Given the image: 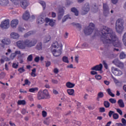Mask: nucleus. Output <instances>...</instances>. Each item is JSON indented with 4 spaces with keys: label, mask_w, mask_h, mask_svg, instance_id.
Listing matches in <instances>:
<instances>
[{
    "label": "nucleus",
    "mask_w": 126,
    "mask_h": 126,
    "mask_svg": "<svg viewBox=\"0 0 126 126\" xmlns=\"http://www.w3.org/2000/svg\"><path fill=\"white\" fill-rule=\"evenodd\" d=\"M125 21L123 18H119L115 23V30L119 34H122L125 30Z\"/></svg>",
    "instance_id": "nucleus-3"
},
{
    "label": "nucleus",
    "mask_w": 126,
    "mask_h": 126,
    "mask_svg": "<svg viewBox=\"0 0 126 126\" xmlns=\"http://www.w3.org/2000/svg\"><path fill=\"white\" fill-rule=\"evenodd\" d=\"M51 15H52V17H53V18L57 16V14H56V13L54 12H52Z\"/></svg>",
    "instance_id": "nucleus-62"
},
{
    "label": "nucleus",
    "mask_w": 126,
    "mask_h": 126,
    "mask_svg": "<svg viewBox=\"0 0 126 126\" xmlns=\"http://www.w3.org/2000/svg\"><path fill=\"white\" fill-rule=\"evenodd\" d=\"M66 86L67 87V88H73V87L75 86V84L70 82H67L66 83Z\"/></svg>",
    "instance_id": "nucleus-24"
},
{
    "label": "nucleus",
    "mask_w": 126,
    "mask_h": 126,
    "mask_svg": "<svg viewBox=\"0 0 126 126\" xmlns=\"http://www.w3.org/2000/svg\"><path fill=\"white\" fill-rule=\"evenodd\" d=\"M0 4L1 5H7L8 0H0Z\"/></svg>",
    "instance_id": "nucleus-26"
},
{
    "label": "nucleus",
    "mask_w": 126,
    "mask_h": 126,
    "mask_svg": "<svg viewBox=\"0 0 126 126\" xmlns=\"http://www.w3.org/2000/svg\"><path fill=\"white\" fill-rule=\"evenodd\" d=\"M109 102L112 104H116V103H117V100L114 98H110Z\"/></svg>",
    "instance_id": "nucleus-42"
},
{
    "label": "nucleus",
    "mask_w": 126,
    "mask_h": 126,
    "mask_svg": "<svg viewBox=\"0 0 126 126\" xmlns=\"http://www.w3.org/2000/svg\"><path fill=\"white\" fill-rule=\"evenodd\" d=\"M2 59H3L4 60L5 62H8L9 61H10V58H8L7 57H6V56H3L2 57Z\"/></svg>",
    "instance_id": "nucleus-47"
},
{
    "label": "nucleus",
    "mask_w": 126,
    "mask_h": 126,
    "mask_svg": "<svg viewBox=\"0 0 126 126\" xmlns=\"http://www.w3.org/2000/svg\"><path fill=\"white\" fill-rule=\"evenodd\" d=\"M18 31H19V32H24L26 30H25V29H24V28H22L21 27H19L18 28Z\"/></svg>",
    "instance_id": "nucleus-51"
},
{
    "label": "nucleus",
    "mask_w": 126,
    "mask_h": 126,
    "mask_svg": "<svg viewBox=\"0 0 126 126\" xmlns=\"http://www.w3.org/2000/svg\"><path fill=\"white\" fill-rule=\"evenodd\" d=\"M103 63L105 68H106V69H108V64L106 63V61H103Z\"/></svg>",
    "instance_id": "nucleus-54"
},
{
    "label": "nucleus",
    "mask_w": 126,
    "mask_h": 126,
    "mask_svg": "<svg viewBox=\"0 0 126 126\" xmlns=\"http://www.w3.org/2000/svg\"><path fill=\"white\" fill-rule=\"evenodd\" d=\"M99 112H100V113H104V112H105V108L100 107L99 108Z\"/></svg>",
    "instance_id": "nucleus-56"
},
{
    "label": "nucleus",
    "mask_w": 126,
    "mask_h": 126,
    "mask_svg": "<svg viewBox=\"0 0 126 126\" xmlns=\"http://www.w3.org/2000/svg\"><path fill=\"white\" fill-rule=\"evenodd\" d=\"M71 11L74 13L76 16H78V10L75 7H73L71 9Z\"/></svg>",
    "instance_id": "nucleus-25"
},
{
    "label": "nucleus",
    "mask_w": 126,
    "mask_h": 126,
    "mask_svg": "<svg viewBox=\"0 0 126 126\" xmlns=\"http://www.w3.org/2000/svg\"><path fill=\"white\" fill-rule=\"evenodd\" d=\"M25 83L27 85H30V82H29V80L26 79L25 80Z\"/></svg>",
    "instance_id": "nucleus-59"
},
{
    "label": "nucleus",
    "mask_w": 126,
    "mask_h": 126,
    "mask_svg": "<svg viewBox=\"0 0 126 126\" xmlns=\"http://www.w3.org/2000/svg\"><path fill=\"white\" fill-rule=\"evenodd\" d=\"M30 17V14L28 11H26L23 15V18L24 20H28Z\"/></svg>",
    "instance_id": "nucleus-18"
},
{
    "label": "nucleus",
    "mask_w": 126,
    "mask_h": 126,
    "mask_svg": "<svg viewBox=\"0 0 126 126\" xmlns=\"http://www.w3.org/2000/svg\"><path fill=\"white\" fill-rule=\"evenodd\" d=\"M39 61H40V57H36L35 58L34 62H35V63H38L39 62Z\"/></svg>",
    "instance_id": "nucleus-58"
},
{
    "label": "nucleus",
    "mask_w": 126,
    "mask_h": 126,
    "mask_svg": "<svg viewBox=\"0 0 126 126\" xmlns=\"http://www.w3.org/2000/svg\"><path fill=\"white\" fill-rule=\"evenodd\" d=\"M49 98H50V94L47 90H43L41 94H39L38 95V99L39 100H41V99H49Z\"/></svg>",
    "instance_id": "nucleus-6"
},
{
    "label": "nucleus",
    "mask_w": 126,
    "mask_h": 126,
    "mask_svg": "<svg viewBox=\"0 0 126 126\" xmlns=\"http://www.w3.org/2000/svg\"><path fill=\"white\" fill-rule=\"evenodd\" d=\"M20 93H27V91H26L23 89H20Z\"/></svg>",
    "instance_id": "nucleus-63"
},
{
    "label": "nucleus",
    "mask_w": 126,
    "mask_h": 126,
    "mask_svg": "<svg viewBox=\"0 0 126 126\" xmlns=\"http://www.w3.org/2000/svg\"><path fill=\"white\" fill-rule=\"evenodd\" d=\"M113 63L118 66V67H120V68H123L124 66V64L123 63L120 61L118 59H115L113 61Z\"/></svg>",
    "instance_id": "nucleus-9"
},
{
    "label": "nucleus",
    "mask_w": 126,
    "mask_h": 126,
    "mask_svg": "<svg viewBox=\"0 0 126 126\" xmlns=\"http://www.w3.org/2000/svg\"><path fill=\"white\" fill-rule=\"evenodd\" d=\"M116 111L118 114H120L121 116L123 115V111H122V110L118 108L116 109Z\"/></svg>",
    "instance_id": "nucleus-52"
},
{
    "label": "nucleus",
    "mask_w": 126,
    "mask_h": 126,
    "mask_svg": "<svg viewBox=\"0 0 126 126\" xmlns=\"http://www.w3.org/2000/svg\"><path fill=\"white\" fill-rule=\"evenodd\" d=\"M64 14V9L63 7H60L58 10V20H61Z\"/></svg>",
    "instance_id": "nucleus-12"
},
{
    "label": "nucleus",
    "mask_w": 126,
    "mask_h": 126,
    "mask_svg": "<svg viewBox=\"0 0 126 126\" xmlns=\"http://www.w3.org/2000/svg\"><path fill=\"white\" fill-rule=\"evenodd\" d=\"M12 67H13V68H17V67H18V63H13L12 64Z\"/></svg>",
    "instance_id": "nucleus-45"
},
{
    "label": "nucleus",
    "mask_w": 126,
    "mask_h": 126,
    "mask_svg": "<svg viewBox=\"0 0 126 126\" xmlns=\"http://www.w3.org/2000/svg\"><path fill=\"white\" fill-rule=\"evenodd\" d=\"M16 57V54H15V53H13L11 54L10 57V60H13L14 58Z\"/></svg>",
    "instance_id": "nucleus-44"
},
{
    "label": "nucleus",
    "mask_w": 126,
    "mask_h": 126,
    "mask_svg": "<svg viewBox=\"0 0 126 126\" xmlns=\"http://www.w3.org/2000/svg\"><path fill=\"white\" fill-rule=\"evenodd\" d=\"M103 83H104V84H105V85H110V81H108L107 80H104L103 81Z\"/></svg>",
    "instance_id": "nucleus-57"
},
{
    "label": "nucleus",
    "mask_w": 126,
    "mask_h": 126,
    "mask_svg": "<svg viewBox=\"0 0 126 126\" xmlns=\"http://www.w3.org/2000/svg\"><path fill=\"white\" fill-rule=\"evenodd\" d=\"M112 79H113L115 84L117 86L121 85L122 84V83L120 82L118 79H116L114 76L112 77Z\"/></svg>",
    "instance_id": "nucleus-27"
},
{
    "label": "nucleus",
    "mask_w": 126,
    "mask_h": 126,
    "mask_svg": "<svg viewBox=\"0 0 126 126\" xmlns=\"http://www.w3.org/2000/svg\"><path fill=\"white\" fill-rule=\"evenodd\" d=\"M45 20V22L48 23L49 25L51 27H53L56 25V20L50 19L49 18H46Z\"/></svg>",
    "instance_id": "nucleus-14"
},
{
    "label": "nucleus",
    "mask_w": 126,
    "mask_h": 126,
    "mask_svg": "<svg viewBox=\"0 0 126 126\" xmlns=\"http://www.w3.org/2000/svg\"><path fill=\"white\" fill-rule=\"evenodd\" d=\"M95 79H97L98 80H101V79H102V76H101V75H96L95 76Z\"/></svg>",
    "instance_id": "nucleus-50"
},
{
    "label": "nucleus",
    "mask_w": 126,
    "mask_h": 126,
    "mask_svg": "<svg viewBox=\"0 0 126 126\" xmlns=\"http://www.w3.org/2000/svg\"><path fill=\"white\" fill-rule=\"evenodd\" d=\"M51 40V36L48 35L44 38L43 40L44 43H48Z\"/></svg>",
    "instance_id": "nucleus-32"
},
{
    "label": "nucleus",
    "mask_w": 126,
    "mask_h": 126,
    "mask_svg": "<svg viewBox=\"0 0 126 126\" xmlns=\"http://www.w3.org/2000/svg\"><path fill=\"white\" fill-rule=\"evenodd\" d=\"M67 92L69 95H72L74 94V89H68Z\"/></svg>",
    "instance_id": "nucleus-31"
},
{
    "label": "nucleus",
    "mask_w": 126,
    "mask_h": 126,
    "mask_svg": "<svg viewBox=\"0 0 126 126\" xmlns=\"http://www.w3.org/2000/svg\"><path fill=\"white\" fill-rule=\"evenodd\" d=\"M104 97V93L103 92H99L97 94V97L96 98L97 101H100V99H102Z\"/></svg>",
    "instance_id": "nucleus-22"
},
{
    "label": "nucleus",
    "mask_w": 126,
    "mask_h": 126,
    "mask_svg": "<svg viewBox=\"0 0 126 126\" xmlns=\"http://www.w3.org/2000/svg\"><path fill=\"white\" fill-rule=\"evenodd\" d=\"M18 23H19L18 20L14 19L11 21L10 25L12 28H16Z\"/></svg>",
    "instance_id": "nucleus-16"
},
{
    "label": "nucleus",
    "mask_w": 126,
    "mask_h": 126,
    "mask_svg": "<svg viewBox=\"0 0 126 126\" xmlns=\"http://www.w3.org/2000/svg\"><path fill=\"white\" fill-rule=\"evenodd\" d=\"M39 3L42 5L43 9H45V8L46 7V3L43 1H40Z\"/></svg>",
    "instance_id": "nucleus-41"
},
{
    "label": "nucleus",
    "mask_w": 126,
    "mask_h": 126,
    "mask_svg": "<svg viewBox=\"0 0 126 126\" xmlns=\"http://www.w3.org/2000/svg\"><path fill=\"white\" fill-rule=\"evenodd\" d=\"M103 14L105 16H108L110 13V9L107 3H103Z\"/></svg>",
    "instance_id": "nucleus-10"
},
{
    "label": "nucleus",
    "mask_w": 126,
    "mask_h": 126,
    "mask_svg": "<svg viewBox=\"0 0 126 126\" xmlns=\"http://www.w3.org/2000/svg\"><path fill=\"white\" fill-rule=\"evenodd\" d=\"M88 47V44L87 43H84L82 46V48H87Z\"/></svg>",
    "instance_id": "nucleus-60"
},
{
    "label": "nucleus",
    "mask_w": 126,
    "mask_h": 126,
    "mask_svg": "<svg viewBox=\"0 0 126 126\" xmlns=\"http://www.w3.org/2000/svg\"><path fill=\"white\" fill-rule=\"evenodd\" d=\"M103 67V65L102 64H99L93 67L91 69L92 70H95L96 71H99V73H102L103 71H102V68Z\"/></svg>",
    "instance_id": "nucleus-11"
},
{
    "label": "nucleus",
    "mask_w": 126,
    "mask_h": 126,
    "mask_svg": "<svg viewBox=\"0 0 126 126\" xmlns=\"http://www.w3.org/2000/svg\"><path fill=\"white\" fill-rule=\"evenodd\" d=\"M38 90V88H33L29 89V92H31V93H35V92H37Z\"/></svg>",
    "instance_id": "nucleus-30"
},
{
    "label": "nucleus",
    "mask_w": 126,
    "mask_h": 126,
    "mask_svg": "<svg viewBox=\"0 0 126 126\" xmlns=\"http://www.w3.org/2000/svg\"><path fill=\"white\" fill-rule=\"evenodd\" d=\"M33 59V56H32V55H30L28 56L27 60L29 62H32V60Z\"/></svg>",
    "instance_id": "nucleus-48"
},
{
    "label": "nucleus",
    "mask_w": 126,
    "mask_h": 126,
    "mask_svg": "<svg viewBox=\"0 0 126 126\" xmlns=\"http://www.w3.org/2000/svg\"><path fill=\"white\" fill-rule=\"evenodd\" d=\"M98 8L96 6V5H94V8L93 9V11H94V12H96Z\"/></svg>",
    "instance_id": "nucleus-55"
},
{
    "label": "nucleus",
    "mask_w": 126,
    "mask_h": 126,
    "mask_svg": "<svg viewBox=\"0 0 126 126\" xmlns=\"http://www.w3.org/2000/svg\"><path fill=\"white\" fill-rule=\"evenodd\" d=\"M10 63H11V62H9L8 63H5V70H7V71L9 70V68H8V65Z\"/></svg>",
    "instance_id": "nucleus-40"
},
{
    "label": "nucleus",
    "mask_w": 126,
    "mask_h": 126,
    "mask_svg": "<svg viewBox=\"0 0 126 126\" xmlns=\"http://www.w3.org/2000/svg\"><path fill=\"white\" fill-rule=\"evenodd\" d=\"M45 63H46L45 66H46V67H49V66L51 65V62L47 61V62H45Z\"/></svg>",
    "instance_id": "nucleus-53"
},
{
    "label": "nucleus",
    "mask_w": 126,
    "mask_h": 126,
    "mask_svg": "<svg viewBox=\"0 0 126 126\" xmlns=\"http://www.w3.org/2000/svg\"><path fill=\"white\" fill-rule=\"evenodd\" d=\"M101 40L106 46H114L116 48H121L122 43L119 39V37L116 35V33L113 32L112 29L103 26L101 31Z\"/></svg>",
    "instance_id": "nucleus-1"
},
{
    "label": "nucleus",
    "mask_w": 126,
    "mask_h": 126,
    "mask_svg": "<svg viewBox=\"0 0 126 126\" xmlns=\"http://www.w3.org/2000/svg\"><path fill=\"white\" fill-rule=\"evenodd\" d=\"M106 91L107 93L109 94V95L111 96V97H115V94H113V93H112L110 89H108Z\"/></svg>",
    "instance_id": "nucleus-38"
},
{
    "label": "nucleus",
    "mask_w": 126,
    "mask_h": 126,
    "mask_svg": "<svg viewBox=\"0 0 126 126\" xmlns=\"http://www.w3.org/2000/svg\"><path fill=\"white\" fill-rule=\"evenodd\" d=\"M10 36L11 39H14V40H16L17 39H18L20 37V35H19V34L15 32H11Z\"/></svg>",
    "instance_id": "nucleus-17"
},
{
    "label": "nucleus",
    "mask_w": 126,
    "mask_h": 126,
    "mask_svg": "<svg viewBox=\"0 0 126 126\" xmlns=\"http://www.w3.org/2000/svg\"><path fill=\"white\" fill-rule=\"evenodd\" d=\"M33 34H34V32L31 31L25 34L24 37L25 38H27L29 37V36H31V35H33Z\"/></svg>",
    "instance_id": "nucleus-28"
},
{
    "label": "nucleus",
    "mask_w": 126,
    "mask_h": 126,
    "mask_svg": "<svg viewBox=\"0 0 126 126\" xmlns=\"http://www.w3.org/2000/svg\"><path fill=\"white\" fill-rule=\"evenodd\" d=\"M94 28H95V25L93 23H90L89 27L84 31L85 34L86 35L92 34V32L94 31Z\"/></svg>",
    "instance_id": "nucleus-5"
},
{
    "label": "nucleus",
    "mask_w": 126,
    "mask_h": 126,
    "mask_svg": "<svg viewBox=\"0 0 126 126\" xmlns=\"http://www.w3.org/2000/svg\"><path fill=\"white\" fill-rule=\"evenodd\" d=\"M111 71L115 76H121V75H122L123 74V72H122L121 70L115 67H111Z\"/></svg>",
    "instance_id": "nucleus-7"
},
{
    "label": "nucleus",
    "mask_w": 126,
    "mask_h": 126,
    "mask_svg": "<svg viewBox=\"0 0 126 126\" xmlns=\"http://www.w3.org/2000/svg\"><path fill=\"white\" fill-rule=\"evenodd\" d=\"M121 122L122 123H116V126H126V120L124 118L121 119Z\"/></svg>",
    "instance_id": "nucleus-20"
},
{
    "label": "nucleus",
    "mask_w": 126,
    "mask_h": 126,
    "mask_svg": "<svg viewBox=\"0 0 126 126\" xmlns=\"http://www.w3.org/2000/svg\"><path fill=\"white\" fill-rule=\"evenodd\" d=\"M2 44L4 45H9L10 44V39L9 38H5L2 40Z\"/></svg>",
    "instance_id": "nucleus-21"
},
{
    "label": "nucleus",
    "mask_w": 126,
    "mask_h": 126,
    "mask_svg": "<svg viewBox=\"0 0 126 126\" xmlns=\"http://www.w3.org/2000/svg\"><path fill=\"white\" fill-rule=\"evenodd\" d=\"M91 74H92V75H95V74H97V72L95 71H92L91 72Z\"/></svg>",
    "instance_id": "nucleus-64"
},
{
    "label": "nucleus",
    "mask_w": 126,
    "mask_h": 126,
    "mask_svg": "<svg viewBox=\"0 0 126 126\" xmlns=\"http://www.w3.org/2000/svg\"><path fill=\"white\" fill-rule=\"evenodd\" d=\"M36 48L38 50V51H41L42 50V43H38L36 47Z\"/></svg>",
    "instance_id": "nucleus-33"
},
{
    "label": "nucleus",
    "mask_w": 126,
    "mask_h": 126,
    "mask_svg": "<svg viewBox=\"0 0 126 126\" xmlns=\"http://www.w3.org/2000/svg\"><path fill=\"white\" fill-rule=\"evenodd\" d=\"M47 112H46L45 111H42V115L43 118H46V117H47Z\"/></svg>",
    "instance_id": "nucleus-49"
},
{
    "label": "nucleus",
    "mask_w": 126,
    "mask_h": 126,
    "mask_svg": "<svg viewBox=\"0 0 126 126\" xmlns=\"http://www.w3.org/2000/svg\"><path fill=\"white\" fill-rule=\"evenodd\" d=\"M45 21V19L43 18V16H39L37 20V23L38 24H43Z\"/></svg>",
    "instance_id": "nucleus-19"
},
{
    "label": "nucleus",
    "mask_w": 126,
    "mask_h": 126,
    "mask_svg": "<svg viewBox=\"0 0 126 126\" xmlns=\"http://www.w3.org/2000/svg\"><path fill=\"white\" fill-rule=\"evenodd\" d=\"M67 19H70V17H69V15H66V16H64L62 20V22H65Z\"/></svg>",
    "instance_id": "nucleus-36"
},
{
    "label": "nucleus",
    "mask_w": 126,
    "mask_h": 126,
    "mask_svg": "<svg viewBox=\"0 0 126 126\" xmlns=\"http://www.w3.org/2000/svg\"><path fill=\"white\" fill-rule=\"evenodd\" d=\"M104 105L105 108H109L110 107V102L107 101H105L104 102Z\"/></svg>",
    "instance_id": "nucleus-39"
},
{
    "label": "nucleus",
    "mask_w": 126,
    "mask_h": 126,
    "mask_svg": "<svg viewBox=\"0 0 126 126\" xmlns=\"http://www.w3.org/2000/svg\"><path fill=\"white\" fill-rule=\"evenodd\" d=\"M18 71L20 73H22L25 71V69H24V67H22L18 69Z\"/></svg>",
    "instance_id": "nucleus-43"
},
{
    "label": "nucleus",
    "mask_w": 126,
    "mask_h": 126,
    "mask_svg": "<svg viewBox=\"0 0 126 126\" xmlns=\"http://www.w3.org/2000/svg\"><path fill=\"white\" fill-rule=\"evenodd\" d=\"M126 53H125V52H122L120 54V59H121V60H124V59H126Z\"/></svg>",
    "instance_id": "nucleus-29"
},
{
    "label": "nucleus",
    "mask_w": 126,
    "mask_h": 126,
    "mask_svg": "<svg viewBox=\"0 0 126 126\" xmlns=\"http://www.w3.org/2000/svg\"><path fill=\"white\" fill-rule=\"evenodd\" d=\"M17 103H18V105H26V101L25 100H18Z\"/></svg>",
    "instance_id": "nucleus-35"
},
{
    "label": "nucleus",
    "mask_w": 126,
    "mask_h": 126,
    "mask_svg": "<svg viewBox=\"0 0 126 126\" xmlns=\"http://www.w3.org/2000/svg\"><path fill=\"white\" fill-rule=\"evenodd\" d=\"M63 61L66 63H68L69 61H68V58L66 56H63L62 58Z\"/></svg>",
    "instance_id": "nucleus-34"
},
{
    "label": "nucleus",
    "mask_w": 126,
    "mask_h": 126,
    "mask_svg": "<svg viewBox=\"0 0 126 126\" xmlns=\"http://www.w3.org/2000/svg\"><path fill=\"white\" fill-rule=\"evenodd\" d=\"M89 4L87 3L82 8V14H83V15L86 14L89 11Z\"/></svg>",
    "instance_id": "nucleus-13"
},
{
    "label": "nucleus",
    "mask_w": 126,
    "mask_h": 126,
    "mask_svg": "<svg viewBox=\"0 0 126 126\" xmlns=\"http://www.w3.org/2000/svg\"><path fill=\"white\" fill-rule=\"evenodd\" d=\"M118 104L120 108H125V103L123 99H119L118 101Z\"/></svg>",
    "instance_id": "nucleus-23"
},
{
    "label": "nucleus",
    "mask_w": 126,
    "mask_h": 126,
    "mask_svg": "<svg viewBox=\"0 0 126 126\" xmlns=\"http://www.w3.org/2000/svg\"><path fill=\"white\" fill-rule=\"evenodd\" d=\"M15 54L16 56L17 55H21V56L24 55V54H23V53L21 54V52H20V51H16L15 52Z\"/></svg>",
    "instance_id": "nucleus-46"
},
{
    "label": "nucleus",
    "mask_w": 126,
    "mask_h": 126,
    "mask_svg": "<svg viewBox=\"0 0 126 126\" xmlns=\"http://www.w3.org/2000/svg\"><path fill=\"white\" fill-rule=\"evenodd\" d=\"M17 47L19 49H24L26 48H32V47H34L36 44H37V40L33 39H26L24 41H18L16 43Z\"/></svg>",
    "instance_id": "nucleus-2"
},
{
    "label": "nucleus",
    "mask_w": 126,
    "mask_h": 126,
    "mask_svg": "<svg viewBox=\"0 0 126 126\" xmlns=\"http://www.w3.org/2000/svg\"><path fill=\"white\" fill-rule=\"evenodd\" d=\"M52 47V48H57V49H54L52 52L54 57H59V56L62 55V51H63V48L62 47L59 46V43H58V42L55 41L54 43H53Z\"/></svg>",
    "instance_id": "nucleus-4"
},
{
    "label": "nucleus",
    "mask_w": 126,
    "mask_h": 126,
    "mask_svg": "<svg viewBox=\"0 0 126 126\" xmlns=\"http://www.w3.org/2000/svg\"><path fill=\"white\" fill-rule=\"evenodd\" d=\"M0 26L2 29H7L9 28V20H5L2 21Z\"/></svg>",
    "instance_id": "nucleus-8"
},
{
    "label": "nucleus",
    "mask_w": 126,
    "mask_h": 126,
    "mask_svg": "<svg viewBox=\"0 0 126 126\" xmlns=\"http://www.w3.org/2000/svg\"><path fill=\"white\" fill-rule=\"evenodd\" d=\"M52 83H54V84H58L59 82L57 80L53 79V80H52Z\"/></svg>",
    "instance_id": "nucleus-61"
},
{
    "label": "nucleus",
    "mask_w": 126,
    "mask_h": 126,
    "mask_svg": "<svg viewBox=\"0 0 126 126\" xmlns=\"http://www.w3.org/2000/svg\"><path fill=\"white\" fill-rule=\"evenodd\" d=\"M32 71L31 74L32 76V77H35L36 76V68H33L32 70Z\"/></svg>",
    "instance_id": "nucleus-37"
},
{
    "label": "nucleus",
    "mask_w": 126,
    "mask_h": 126,
    "mask_svg": "<svg viewBox=\"0 0 126 126\" xmlns=\"http://www.w3.org/2000/svg\"><path fill=\"white\" fill-rule=\"evenodd\" d=\"M108 116L110 118H112V116H113V118L114 120H118L119 118V114H118V113H115V112L113 111H109Z\"/></svg>",
    "instance_id": "nucleus-15"
}]
</instances>
